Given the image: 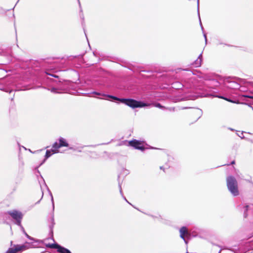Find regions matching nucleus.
<instances>
[{
    "label": "nucleus",
    "instance_id": "39448f33",
    "mask_svg": "<svg viewBox=\"0 0 253 253\" xmlns=\"http://www.w3.org/2000/svg\"><path fill=\"white\" fill-rule=\"evenodd\" d=\"M46 247L51 249H57V251L60 253H71L69 250L62 247L56 244H46Z\"/></svg>",
    "mask_w": 253,
    "mask_h": 253
},
{
    "label": "nucleus",
    "instance_id": "7ed1b4c3",
    "mask_svg": "<svg viewBox=\"0 0 253 253\" xmlns=\"http://www.w3.org/2000/svg\"><path fill=\"white\" fill-rule=\"evenodd\" d=\"M7 213L15 220V223L17 224L18 226L21 227L22 229H23L21 224V220L23 218V214L22 212L16 210H13L11 211H8Z\"/></svg>",
    "mask_w": 253,
    "mask_h": 253
},
{
    "label": "nucleus",
    "instance_id": "9d476101",
    "mask_svg": "<svg viewBox=\"0 0 253 253\" xmlns=\"http://www.w3.org/2000/svg\"><path fill=\"white\" fill-rule=\"evenodd\" d=\"M202 62V54H200L198 58L192 63V65L194 67H198L201 66Z\"/></svg>",
    "mask_w": 253,
    "mask_h": 253
},
{
    "label": "nucleus",
    "instance_id": "2f4dec72",
    "mask_svg": "<svg viewBox=\"0 0 253 253\" xmlns=\"http://www.w3.org/2000/svg\"><path fill=\"white\" fill-rule=\"evenodd\" d=\"M218 253H220V251H219Z\"/></svg>",
    "mask_w": 253,
    "mask_h": 253
},
{
    "label": "nucleus",
    "instance_id": "5701e85b",
    "mask_svg": "<svg viewBox=\"0 0 253 253\" xmlns=\"http://www.w3.org/2000/svg\"><path fill=\"white\" fill-rule=\"evenodd\" d=\"M204 37H205V39L206 42H207V37H206V34H204Z\"/></svg>",
    "mask_w": 253,
    "mask_h": 253
},
{
    "label": "nucleus",
    "instance_id": "cd10ccee",
    "mask_svg": "<svg viewBox=\"0 0 253 253\" xmlns=\"http://www.w3.org/2000/svg\"><path fill=\"white\" fill-rule=\"evenodd\" d=\"M124 198L126 201V202H128V201H127V200L126 199V198L125 197H124Z\"/></svg>",
    "mask_w": 253,
    "mask_h": 253
},
{
    "label": "nucleus",
    "instance_id": "4be33fe9",
    "mask_svg": "<svg viewBox=\"0 0 253 253\" xmlns=\"http://www.w3.org/2000/svg\"><path fill=\"white\" fill-rule=\"evenodd\" d=\"M216 97H218V98H223V99H225V100H227V98H224V97H222V96H216Z\"/></svg>",
    "mask_w": 253,
    "mask_h": 253
},
{
    "label": "nucleus",
    "instance_id": "a878e982",
    "mask_svg": "<svg viewBox=\"0 0 253 253\" xmlns=\"http://www.w3.org/2000/svg\"><path fill=\"white\" fill-rule=\"evenodd\" d=\"M160 169H163V170H164V167H160Z\"/></svg>",
    "mask_w": 253,
    "mask_h": 253
},
{
    "label": "nucleus",
    "instance_id": "4468645a",
    "mask_svg": "<svg viewBox=\"0 0 253 253\" xmlns=\"http://www.w3.org/2000/svg\"><path fill=\"white\" fill-rule=\"evenodd\" d=\"M59 149V148H56L53 147V145L52 148L50 150L51 151V153H52V154H53L55 153H59V151L58 150Z\"/></svg>",
    "mask_w": 253,
    "mask_h": 253
},
{
    "label": "nucleus",
    "instance_id": "a211bd4d",
    "mask_svg": "<svg viewBox=\"0 0 253 253\" xmlns=\"http://www.w3.org/2000/svg\"><path fill=\"white\" fill-rule=\"evenodd\" d=\"M24 232L26 235V236L30 240H34V239L31 237V236H29L26 232H25V231H24Z\"/></svg>",
    "mask_w": 253,
    "mask_h": 253
},
{
    "label": "nucleus",
    "instance_id": "dca6fc26",
    "mask_svg": "<svg viewBox=\"0 0 253 253\" xmlns=\"http://www.w3.org/2000/svg\"><path fill=\"white\" fill-rule=\"evenodd\" d=\"M249 208V206H247V205L244 207V216H245V217H246L247 216V212L248 211Z\"/></svg>",
    "mask_w": 253,
    "mask_h": 253
},
{
    "label": "nucleus",
    "instance_id": "f8f14e48",
    "mask_svg": "<svg viewBox=\"0 0 253 253\" xmlns=\"http://www.w3.org/2000/svg\"><path fill=\"white\" fill-rule=\"evenodd\" d=\"M52 155V153H51V151L49 150H47L46 151L45 155V158H44V160L43 163L47 159H48L49 157H50Z\"/></svg>",
    "mask_w": 253,
    "mask_h": 253
},
{
    "label": "nucleus",
    "instance_id": "6ab92c4d",
    "mask_svg": "<svg viewBox=\"0 0 253 253\" xmlns=\"http://www.w3.org/2000/svg\"><path fill=\"white\" fill-rule=\"evenodd\" d=\"M242 96L243 97H246V98H253V96H251V95H243Z\"/></svg>",
    "mask_w": 253,
    "mask_h": 253
},
{
    "label": "nucleus",
    "instance_id": "f257e3e1",
    "mask_svg": "<svg viewBox=\"0 0 253 253\" xmlns=\"http://www.w3.org/2000/svg\"><path fill=\"white\" fill-rule=\"evenodd\" d=\"M93 94L98 95H102L104 97H106L109 98H112L115 100L119 101L121 102L132 108H138V107H143L145 106H147L149 105V104H147L146 103H143L141 101H138L132 99H125V98H119L117 97L110 95H106L105 94H101L99 92H92Z\"/></svg>",
    "mask_w": 253,
    "mask_h": 253
},
{
    "label": "nucleus",
    "instance_id": "1a4fd4ad",
    "mask_svg": "<svg viewBox=\"0 0 253 253\" xmlns=\"http://www.w3.org/2000/svg\"><path fill=\"white\" fill-rule=\"evenodd\" d=\"M225 84L227 87L233 89H238L240 87V85L237 82L228 80L225 81Z\"/></svg>",
    "mask_w": 253,
    "mask_h": 253
},
{
    "label": "nucleus",
    "instance_id": "bb28decb",
    "mask_svg": "<svg viewBox=\"0 0 253 253\" xmlns=\"http://www.w3.org/2000/svg\"><path fill=\"white\" fill-rule=\"evenodd\" d=\"M200 24H201V27H202V29H203V27L202 26V22H201V20H200Z\"/></svg>",
    "mask_w": 253,
    "mask_h": 253
},
{
    "label": "nucleus",
    "instance_id": "20e7f679",
    "mask_svg": "<svg viewBox=\"0 0 253 253\" xmlns=\"http://www.w3.org/2000/svg\"><path fill=\"white\" fill-rule=\"evenodd\" d=\"M14 246L17 250V252H18L19 251H23L26 250L30 249V248H35L36 247V245H35L34 244V243H33V242L32 243L26 242L24 245H14Z\"/></svg>",
    "mask_w": 253,
    "mask_h": 253
},
{
    "label": "nucleus",
    "instance_id": "6e6552de",
    "mask_svg": "<svg viewBox=\"0 0 253 253\" xmlns=\"http://www.w3.org/2000/svg\"><path fill=\"white\" fill-rule=\"evenodd\" d=\"M180 237L184 241L185 243L187 245L188 244V241L186 239V237H189L190 236L188 230L186 227H182L180 230Z\"/></svg>",
    "mask_w": 253,
    "mask_h": 253
},
{
    "label": "nucleus",
    "instance_id": "b1692460",
    "mask_svg": "<svg viewBox=\"0 0 253 253\" xmlns=\"http://www.w3.org/2000/svg\"><path fill=\"white\" fill-rule=\"evenodd\" d=\"M213 82L215 83L216 84H215V85L217 86L218 85V83L216 81L213 80Z\"/></svg>",
    "mask_w": 253,
    "mask_h": 253
},
{
    "label": "nucleus",
    "instance_id": "393cba45",
    "mask_svg": "<svg viewBox=\"0 0 253 253\" xmlns=\"http://www.w3.org/2000/svg\"><path fill=\"white\" fill-rule=\"evenodd\" d=\"M120 192L121 194L122 195H123V194H122V189L121 186L120 185Z\"/></svg>",
    "mask_w": 253,
    "mask_h": 253
},
{
    "label": "nucleus",
    "instance_id": "9b49d317",
    "mask_svg": "<svg viewBox=\"0 0 253 253\" xmlns=\"http://www.w3.org/2000/svg\"><path fill=\"white\" fill-rule=\"evenodd\" d=\"M50 90L53 93H62L63 92L66 91L65 89H61L60 88H57L55 87L51 88Z\"/></svg>",
    "mask_w": 253,
    "mask_h": 253
},
{
    "label": "nucleus",
    "instance_id": "f03ea898",
    "mask_svg": "<svg viewBox=\"0 0 253 253\" xmlns=\"http://www.w3.org/2000/svg\"><path fill=\"white\" fill-rule=\"evenodd\" d=\"M226 181L228 189L231 193L234 196L238 195V183L235 178L229 176L227 177Z\"/></svg>",
    "mask_w": 253,
    "mask_h": 253
},
{
    "label": "nucleus",
    "instance_id": "0eeeda50",
    "mask_svg": "<svg viewBox=\"0 0 253 253\" xmlns=\"http://www.w3.org/2000/svg\"><path fill=\"white\" fill-rule=\"evenodd\" d=\"M58 141L59 143L55 142L53 144V147L60 148L62 147H68L69 145L66 139L63 137H60Z\"/></svg>",
    "mask_w": 253,
    "mask_h": 253
},
{
    "label": "nucleus",
    "instance_id": "c756f323",
    "mask_svg": "<svg viewBox=\"0 0 253 253\" xmlns=\"http://www.w3.org/2000/svg\"><path fill=\"white\" fill-rule=\"evenodd\" d=\"M199 0H198V5H199Z\"/></svg>",
    "mask_w": 253,
    "mask_h": 253
},
{
    "label": "nucleus",
    "instance_id": "423d86ee",
    "mask_svg": "<svg viewBox=\"0 0 253 253\" xmlns=\"http://www.w3.org/2000/svg\"><path fill=\"white\" fill-rule=\"evenodd\" d=\"M129 145L136 149L143 151L145 149L143 142L137 140H133L129 142Z\"/></svg>",
    "mask_w": 253,
    "mask_h": 253
},
{
    "label": "nucleus",
    "instance_id": "7c9ffc66",
    "mask_svg": "<svg viewBox=\"0 0 253 253\" xmlns=\"http://www.w3.org/2000/svg\"><path fill=\"white\" fill-rule=\"evenodd\" d=\"M227 100L229 101V102H231V100H228V99H227Z\"/></svg>",
    "mask_w": 253,
    "mask_h": 253
},
{
    "label": "nucleus",
    "instance_id": "c85d7f7f",
    "mask_svg": "<svg viewBox=\"0 0 253 253\" xmlns=\"http://www.w3.org/2000/svg\"><path fill=\"white\" fill-rule=\"evenodd\" d=\"M234 163H235V162H234V161H232V162H231V164H234Z\"/></svg>",
    "mask_w": 253,
    "mask_h": 253
},
{
    "label": "nucleus",
    "instance_id": "412c9836",
    "mask_svg": "<svg viewBox=\"0 0 253 253\" xmlns=\"http://www.w3.org/2000/svg\"><path fill=\"white\" fill-rule=\"evenodd\" d=\"M176 84H178V85L177 86L178 88H180L181 87V86H182V85L179 83H176Z\"/></svg>",
    "mask_w": 253,
    "mask_h": 253
},
{
    "label": "nucleus",
    "instance_id": "aec40b11",
    "mask_svg": "<svg viewBox=\"0 0 253 253\" xmlns=\"http://www.w3.org/2000/svg\"><path fill=\"white\" fill-rule=\"evenodd\" d=\"M51 221H52V227L53 226V225L54 224V217H53V214H52V217H51Z\"/></svg>",
    "mask_w": 253,
    "mask_h": 253
},
{
    "label": "nucleus",
    "instance_id": "f3484780",
    "mask_svg": "<svg viewBox=\"0 0 253 253\" xmlns=\"http://www.w3.org/2000/svg\"><path fill=\"white\" fill-rule=\"evenodd\" d=\"M50 195H51V202H52V208H53V211L54 209V204L53 198V196H52L51 193H50Z\"/></svg>",
    "mask_w": 253,
    "mask_h": 253
},
{
    "label": "nucleus",
    "instance_id": "2eb2a0df",
    "mask_svg": "<svg viewBox=\"0 0 253 253\" xmlns=\"http://www.w3.org/2000/svg\"><path fill=\"white\" fill-rule=\"evenodd\" d=\"M153 106L156 107L160 108V109H164V108H165V107L164 106H162L160 103H158L154 104Z\"/></svg>",
    "mask_w": 253,
    "mask_h": 253
},
{
    "label": "nucleus",
    "instance_id": "ddd939ff",
    "mask_svg": "<svg viewBox=\"0 0 253 253\" xmlns=\"http://www.w3.org/2000/svg\"><path fill=\"white\" fill-rule=\"evenodd\" d=\"M17 250L14 246L13 248H9L5 253H16Z\"/></svg>",
    "mask_w": 253,
    "mask_h": 253
}]
</instances>
